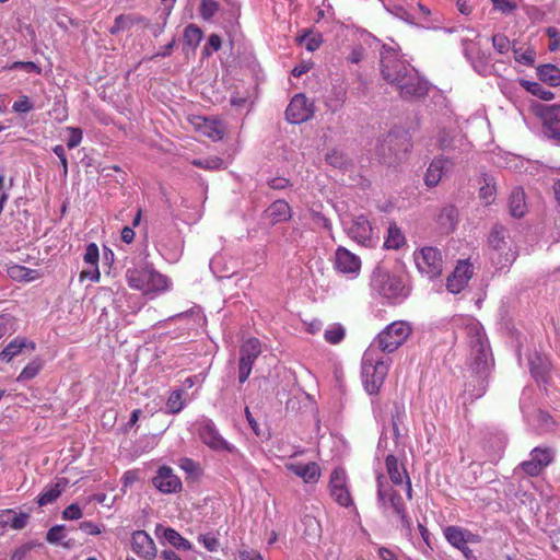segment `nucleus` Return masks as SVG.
Here are the masks:
<instances>
[{"label":"nucleus","instance_id":"f257e3e1","mask_svg":"<svg viewBox=\"0 0 560 560\" xmlns=\"http://www.w3.org/2000/svg\"><path fill=\"white\" fill-rule=\"evenodd\" d=\"M381 72L384 80L394 86L402 98H421L429 91L428 81L421 78L411 65L401 60L394 49L386 46H383L381 52Z\"/></svg>","mask_w":560,"mask_h":560},{"label":"nucleus","instance_id":"f03ea898","mask_svg":"<svg viewBox=\"0 0 560 560\" xmlns=\"http://www.w3.org/2000/svg\"><path fill=\"white\" fill-rule=\"evenodd\" d=\"M464 330L468 338L470 354L469 364L476 373H485L492 363V355L481 324L472 318L464 319Z\"/></svg>","mask_w":560,"mask_h":560},{"label":"nucleus","instance_id":"7ed1b4c3","mask_svg":"<svg viewBox=\"0 0 560 560\" xmlns=\"http://www.w3.org/2000/svg\"><path fill=\"white\" fill-rule=\"evenodd\" d=\"M126 280L131 289L142 292L150 299L172 289L171 279L149 266L129 268L126 271Z\"/></svg>","mask_w":560,"mask_h":560},{"label":"nucleus","instance_id":"20e7f679","mask_svg":"<svg viewBox=\"0 0 560 560\" xmlns=\"http://www.w3.org/2000/svg\"><path fill=\"white\" fill-rule=\"evenodd\" d=\"M390 360L377 351L375 346H370L362 358V381L365 390L376 394L388 373Z\"/></svg>","mask_w":560,"mask_h":560},{"label":"nucleus","instance_id":"39448f33","mask_svg":"<svg viewBox=\"0 0 560 560\" xmlns=\"http://www.w3.org/2000/svg\"><path fill=\"white\" fill-rule=\"evenodd\" d=\"M371 288L387 301H400L409 294V289L401 277L381 267L375 268L372 273Z\"/></svg>","mask_w":560,"mask_h":560},{"label":"nucleus","instance_id":"423d86ee","mask_svg":"<svg viewBox=\"0 0 560 560\" xmlns=\"http://www.w3.org/2000/svg\"><path fill=\"white\" fill-rule=\"evenodd\" d=\"M410 332L411 326L407 322H393L377 335L370 346H375L378 352L392 353L407 340Z\"/></svg>","mask_w":560,"mask_h":560},{"label":"nucleus","instance_id":"0eeeda50","mask_svg":"<svg viewBox=\"0 0 560 560\" xmlns=\"http://www.w3.org/2000/svg\"><path fill=\"white\" fill-rule=\"evenodd\" d=\"M415 262L420 273L434 279L443 272L445 256L439 247H420L415 252Z\"/></svg>","mask_w":560,"mask_h":560},{"label":"nucleus","instance_id":"6e6552de","mask_svg":"<svg viewBox=\"0 0 560 560\" xmlns=\"http://www.w3.org/2000/svg\"><path fill=\"white\" fill-rule=\"evenodd\" d=\"M377 500L385 511L392 509L400 517L402 525L410 530L411 522L406 514L402 498L384 482L382 476L377 477Z\"/></svg>","mask_w":560,"mask_h":560},{"label":"nucleus","instance_id":"1a4fd4ad","mask_svg":"<svg viewBox=\"0 0 560 560\" xmlns=\"http://www.w3.org/2000/svg\"><path fill=\"white\" fill-rule=\"evenodd\" d=\"M535 112L541 120L546 138L560 145V104H539Z\"/></svg>","mask_w":560,"mask_h":560},{"label":"nucleus","instance_id":"9d476101","mask_svg":"<svg viewBox=\"0 0 560 560\" xmlns=\"http://www.w3.org/2000/svg\"><path fill=\"white\" fill-rule=\"evenodd\" d=\"M198 435L203 444L215 452L234 454L237 448L229 443L219 432L211 419H202L198 423Z\"/></svg>","mask_w":560,"mask_h":560},{"label":"nucleus","instance_id":"9b49d317","mask_svg":"<svg viewBox=\"0 0 560 560\" xmlns=\"http://www.w3.org/2000/svg\"><path fill=\"white\" fill-rule=\"evenodd\" d=\"M224 23L233 25L240 16V5L235 1H228V8L220 7L218 0H200L199 14L206 22H211L219 14Z\"/></svg>","mask_w":560,"mask_h":560},{"label":"nucleus","instance_id":"f8f14e48","mask_svg":"<svg viewBox=\"0 0 560 560\" xmlns=\"http://www.w3.org/2000/svg\"><path fill=\"white\" fill-rule=\"evenodd\" d=\"M412 148L409 132L401 128H395L388 132L382 144V154L385 155L387 149L394 155L395 161L404 160Z\"/></svg>","mask_w":560,"mask_h":560},{"label":"nucleus","instance_id":"ddd939ff","mask_svg":"<svg viewBox=\"0 0 560 560\" xmlns=\"http://www.w3.org/2000/svg\"><path fill=\"white\" fill-rule=\"evenodd\" d=\"M361 257L347 247H337L334 255V269L349 280L358 278L361 271Z\"/></svg>","mask_w":560,"mask_h":560},{"label":"nucleus","instance_id":"4468645a","mask_svg":"<svg viewBox=\"0 0 560 560\" xmlns=\"http://www.w3.org/2000/svg\"><path fill=\"white\" fill-rule=\"evenodd\" d=\"M339 212L340 221L345 226L350 238L360 245H363L371 236L372 226L370 221L364 215L350 218L347 213H341L339 206H336Z\"/></svg>","mask_w":560,"mask_h":560},{"label":"nucleus","instance_id":"2eb2a0df","mask_svg":"<svg viewBox=\"0 0 560 560\" xmlns=\"http://www.w3.org/2000/svg\"><path fill=\"white\" fill-rule=\"evenodd\" d=\"M330 494L334 500L341 506L348 508L353 504L349 488L346 471L341 468H336L329 480Z\"/></svg>","mask_w":560,"mask_h":560},{"label":"nucleus","instance_id":"dca6fc26","mask_svg":"<svg viewBox=\"0 0 560 560\" xmlns=\"http://www.w3.org/2000/svg\"><path fill=\"white\" fill-rule=\"evenodd\" d=\"M314 114L313 103L304 95H295L287 107L285 116L291 124H302Z\"/></svg>","mask_w":560,"mask_h":560},{"label":"nucleus","instance_id":"f3484780","mask_svg":"<svg viewBox=\"0 0 560 560\" xmlns=\"http://www.w3.org/2000/svg\"><path fill=\"white\" fill-rule=\"evenodd\" d=\"M553 459V453L548 447H535L530 452V459L523 462L520 468L527 475L538 476Z\"/></svg>","mask_w":560,"mask_h":560},{"label":"nucleus","instance_id":"a211bd4d","mask_svg":"<svg viewBox=\"0 0 560 560\" xmlns=\"http://www.w3.org/2000/svg\"><path fill=\"white\" fill-rule=\"evenodd\" d=\"M438 145L442 151L453 152V153H465L469 150L470 144L457 130H441L438 135Z\"/></svg>","mask_w":560,"mask_h":560},{"label":"nucleus","instance_id":"6ab92c4d","mask_svg":"<svg viewBox=\"0 0 560 560\" xmlns=\"http://www.w3.org/2000/svg\"><path fill=\"white\" fill-rule=\"evenodd\" d=\"M472 265L468 260H459L453 272L447 277V291L453 294L462 292L464 288L468 284V281L472 277Z\"/></svg>","mask_w":560,"mask_h":560},{"label":"nucleus","instance_id":"aec40b11","mask_svg":"<svg viewBox=\"0 0 560 560\" xmlns=\"http://www.w3.org/2000/svg\"><path fill=\"white\" fill-rule=\"evenodd\" d=\"M454 162L452 159L445 156H438L429 164L424 183L428 187H435L453 168Z\"/></svg>","mask_w":560,"mask_h":560},{"label":"nucleus","instance_id":"412c9836","mask_svg":"<svg viewBox=\"0 0 560 560\" xmlns=\"http://www.w3.org/2000/svg\"><path fill=\"white\" fill-rule=\"evenodd\" d=\"M152 482L154 487L163 493H174L182 489L180 479L174 474L173 469L167 466L159 468Z\"/></svg>","mask_w":560,"mask_h":560},{"label":"nucleus","instance_id":"4be33fe9","mask_svg":"<svg viewBox=\"0 0 560 560\" xmlns=\"http://www.w3.org/2000/svg\"><path fill=\"white\" fill-rule=\"evenodd\" d=\"M131 548L137 556L144 560H152L156 556L155 544L144 530H137L132 534Z\"/></svg>","mask_w":560,"mask_h":560},{"label":"nucleus","instance_id":"5701e85b","mask_svg":"<svg viewBox=\"0 0 560 560\" xmlns=\"http://www.w3.org/2000/svg\"><path fill=\"white\" fill-rule=\"evenodd\" d=\"M386 469L393 483L402 485L404 480H406L407 495L409 499H411L412 489L410 479L406 469L398 464V460L394 455L386 456Z\"/></svg>","mask_w":560,"mask_h":560},{"label":"nucleus","instance_id":"b1692460","mask_svg":"<svg viewBox=\"0 0 560 560\" xmlns=\"http://www.w3.org/2000/svg\"><path fill=\"white\" fill-rule=\"evenodd\" d=\"M285 468L302 478L304 482H316L320 477L319 466L314 463L301 464V463H288Z\"/></svg>","mask_w":560,"mask_h":560},{"label":"nucleus","instance_id":"393cba45","mask_svg":"<svg viewBox=\"0 0 560 560\" xmlns=\"http://www.w3.org/2000/svg\"><path fill=\"white\" fill-rule=\"evenodd\" d=\"M264 218L271 224L284 222L291 218V208L287 201L276 200L265 210Z\"/></svg>","mask_w":560,"mask_h":560},{"label":"nucleus","instance_id":"a878e982","mask_svg":"<svg viewBox=\"0 0 560 560\" xmlns=\"http://www.w3.org/2000/svg\"><path fill=\"white\" fill-rule=\"evenodd\" d=\"M444 536L452 546L466 553V551L469 550L467 547V542L474 535L460 527L448 526L444 529Z\"/></svg>","mask_w":560,"mask_h":560},{"label":"nucleus","instance_id":"bb28decb","mask_svg":"<svg viewBox=\"0 0 560 560\" xmlns=\"http://www.w3.org/2000/svg\"><path fill=\"white\" fill-rule=\"evenodd\" d=\"M198 128L202 135L213 141L221 140L224 136L225 128L220 120L205 118Z\"/></svg>","mask_w":560,"mask_h":560},{"label":"nucleus","instance_id":"cd10ccee","mask_svg":"<svg viewBox=\"0 0 560 560\" xmlns=\"http://www.w3.org/2000/svg\"><path fill=\"white\" fill-rule=\"evenodd\" d=\"M510 212L514 218H522L526 212L524 190L516 187L512 190L509 199Z\"/></svg>","mask_w":560,"mask_h":560},{"label":"nucleus","instance_id":"c85d7f7f","mask_svg":"<svg viewBox=\"0 0 560 560\" xmlns=\"http://www.w3.org/2000/svg\"><path fill=\"white\" fill-rule=\"evenodd\" d=\"M261 353L260 341L257 338H249L246 340L240 349V359L247 361L252 364Z\"/></svg>","mask_w":560,"mask_h":560},{"label":"nucleus","instance_id":"c756f323","mask_svg":"<svg viewBox=\"0 0 560 560\" xmlns=\"http://www.w3.org/2000/svg\"><path fill=\"white\" fill-rule=\"evenodd\" d=\"M539 80L550 86L560 85V69L551 63L541 65L537 68Z\"/></svg>","mask_w":560,"mask_h":560},{"label":"nucleus","instance_id":"7c9ffc66","mask_svg":"<svg viewBox=\"0 0 560 560\" xmlns=\"http://www.w3.org/2000/svg\"><path fill=\"white\" fill-rule=\"evenodd\" d=\"M472 69L482 77H488L492 73V65L490 63L489 56L482 50H476V55L468 61Z\"/></svg>","mask_w":560,"mask_h":560},{"label":"nucleus","instance_id":"2f4dec72","mask_svg":"<svg viewBox=\"0 0 560 560\" xmlns=\"http://www.w3.org/2000/svg\"><path fill=\"white\" fill-rule=\"evenodd\" d=\"M521 85L534 96L542 101H551L555 98V93L545 89L539 82L521 80Z\"/></svg>","mask_w":560,"mask_h":560},{"label":"nucleus","instance_id":"473e14b6","mask_svg":"<svg viewBox=\"0 0 560 560\" xmlns=\"http://www.w3.org/2000/svg\"><path fill=\"white\" fill-rule=\"evenodd\" d=\"M164 539L173 547L182 550H190L191 544L174 528L167 527L163 530Z\"/></svg>","mask_w":560,"mask_h":560},{"label":"nucleus","instance_id":"72a5a7b5","mask_svg":"<svg viewBox=\"0 0 560 560\" xmlns=\"http://www.w3.org/2000/svg\"><path fill=\"white\" fill-rule=\"evenodd\" d=\"M203 33L196 24H188L183 34V40L186 46L196 49L202 40Z\"/></svg>","mask_w":560,"mask_h":560},{"label":"nucleus","instance_id":"f704fd0d","mask_svg":"<svg viewBox=\"0 0 560 560\" xmlns=\"http://www.w3.org/2000/svg\"><path fill=\"white\" fill-rule=\"evenodd\" d=\"M497 194L495 183L493 177L489 175L483 176V185L479 189V197L486 203L490 205L494 201Z\"/></svg>","mask_w":560,"mask_h":560},{"label":"nucleus","instance_id":"c9c22d12","mask_svg":"<svg viewBox=\"0 0 560 560\" xmlns=\"http://www.w3.org/2000/svg\"><path fill=\"white\" fill-rule=\"evenodd\" d=\"M345 336L346 328L339 323L329 325L324 331V338L330 345L340 343L345 339Z\"/></svg>","mask_w":560,"mask_h":560},{"label":"nucleus","instance_id":"e433bc0d","mask_svg":"<svg viewBox=\"0 0 560 560\" xmlns=\"http://www.w3.org/2000/svg\"><path fill=\"white\" fill-rule=\"evenodd\" d=\"M192 165L203 168V170H221L225 168L226 165L224 161L221 158L218 156H210V158H203V159H195L191 162Z\"/></svg>","mask_w":560,"mask_h":560},{"label":"nucleus","instance_id":"4c0bfd02","mask_svg":"<svg viewBox=\"0 0 560 560\" xmlns=\"http://www.w3.org/2000/svg\"><path fill=\"white\" fill-rule=\"evenodd\" d=\"M406 238L401 232V230L397 226L395 222L389 223L387 229V237L383 245H406Z\"/></svg>","mask_w":560,"mask_h":560},{"label":"nucleus","instance_id":"58836bf2","mask_svg":"<svg viewBox=\"0 0 560 560\" xmlns=\"http://www.w3.org/2000/svg\"><path fill=\"white\" fill-rule=\"evenodd\" d=\"M61 492L62 488L60 487V483L57 482L56 485L48 487L43 493L39 494L37 503L40 506L50 504L59 498Z\"/></svg>","mask_w":560,"mask_h":560},{"label":"nucleus","instance_id":"ea45409f","mask_svg":"<svg viewBox=\"0 0 560 560\" xmlns=\"http://www.w3.org/2000/svg\"><path fill=\"white\" fill-rule=\"evenodd\" d=\"M9 275L11 276V278H13L15 280H22V281H32L38 277V273L36 270L21 267V266L10 267Z\"/></svg>","mask_w":560,"mask_h":560},{"label":"nucleus","instance_id":"a19ab883","mask_svg":"<svg viewBox=\"0 0 560 560\" xmlns=\"http://www.w3.org/2000/svg\"><path fill=\"white\" fill-rule=\"evenodd\" d=\"M185 401L183 400V390H173L167 398L166 408L168 413H178L183 410Z\"/></svg>","mask_w":560,"mask_h":560},{"label":"nucleus","instance_id":"79ce46f5","mask_svg":"<svg viewBox=\"0 0 560 560\" xmlns=\"http://www.w3.org/2000/svg\"><path fill=\"white\" fill-rule=\"evenodd\" d=\"M25 347L24 340L15 339L11 341L1 352H0V360L2 361H10L14 357H16L22 349Z\"/></svg>","mask_w":560,"mask_h":560},{"label":"nucleus","instance_id":"37998d69","mask_svg":"<svg viewBox=\"0 0 560 560\" xmlns=\"http://www.w3.org/2000/svg\"><path fill=\"white\" fill-rule=\"evenodd\" d=\"M326 162L336 168H343L348 165V158L342 151L332 149L326 154Z\"/></svg>","mask_w":560,"mask_h":560},{"label":"nucleus","instance_id":"c03bdc74","mask_svg":"<svg viewBox=\"0 0 560 560\" xmlns=\"http://www.w3.org/2000/svg\"><path fill=\"white\" fill-rule=\"evenodd\" d=\"M42 363L38 360L31 361L18 376L19 382L34 378L40 371Z\"/></svg>","mask_w":560,"mask_h":560},{"label":"nucleus","instance_id":"a18cd8bd","mask_svg":"<svg viewBox=\"0 0 560 560\" xmlns=\"http://www.w3.org/2000/svg\"><path fill=\"white\" fill-rule=\"evenodd\" d=\"M455 218L456 210L451 208H445L439 215V222L445 226V231L448 232L455 228Z\"/></svg>","mask_w":560,"mask_h":560},{"label":"nucleus","instance_id":"49530a36","mask_svg":"<svg viewBox=\"0 0 560 560\" xmlns=\"http://www.w3.org/2000/svg\"><path fill=\"white\" fill-rule=\"evenodd\" d=\"M66 131L69 133V138L67 139L68 149H74L80 145L83 139L82 129L78 127H66Z\"/></svg>","mask_w":560,"mask_h":560},{"label":"nucleus","instance_id":"de8ad7c7","mask_svg":"<svg viewBox=\"0 0 560 560\" xmlns=\"http://www.w3.org/2000/svg\"><path fill=\"white\" fill-rule=\"evenodd\" d=\"M300 43H305V48L308 51H315L323 43L320 34H304L300 37Z\"/></svg>","mask_w":560,"mask_h":560},{"label":"nucleus","instance_id":"09e8293b","mask_svg":"<svg viewBox=\"0 0 560 560\" xmlns=\"http://www.w3.org/2000/svg\"><path fill=\"white\" fill-rule=\"evenodd\" d=\"M33 108L34 105L26 95H21L12 105V110L18 114H26Z\"/></svg>","mask_w":560,"mask_h":560},{"label":"nucleus","instance_id":"8fccbe9b","mask_svg":"<svg viewBox=\"0 0 560 560\" xmlns=\"http://www.w3.org/2000/svg\"><path fill=\"white\" fill-rule=\"evenodd\" d=\"M222 46L221 37L217 34H211L208 37V42L203 47L202 55L203 57L211 56L214 51H218Z\"/></svg>","mask_w":560,"mask_h":560},{"label":"nucleus","instance_id":"3c124183","mask_svg":"<svg viewBox=\"0 0 560 560\" xmlns=\"http://www.w3.org/2000/svg\"><path fill=\"white\" fill-rule=\"evenodd\" d=\"M15 330L14 318L10 315L0 316V339L4 336L11 335Z\"/></svg>","mask_w":560,"mask_h":560},{"label":"nucleus","instance_id":"603ef678","mask_svg":"<svg viewBox=\"0 0 560 560\" xmlns=\"http://www.w3.org/2000/svg\"><path fill=\"white\" fill-rule=\"evenodd\" d=\"M131 25V18L120 14L115 19L114 24L109 28V33L116 35Z\"/></svg>","mask_w":560,"mask_h":560},{"label":"nucleus","instance_id":"864d4df0","mask_svg":"<svg viewBox=\"0 0 560 560\" xmlns=\"http://www.w3.org/2000/svg\"><path fill=\"white\" fill-rule=\"evenodd\" d=\"M10 527L13 529H22L26 526L28 521V514L26 513H15L13 510H11L10 513Z\"/></svg>","mask_w":560,"mask_h":560},{"label":"nucleus","instance_id":"5fc2aeb1","mask_svg":"<svg viewBox=\"0 0 560 560\" xmlns=\"http://www.w3.org/2000/svg\"><path fill=\"white\" fill-rule=\"evenodd\" d=\"M514 59L525 66H532L535 61V52L533 50L522 51L518 48H513Z\"/></svg>","mask_w":560,"mask_h":560},{"label":"nucleus","instance_id":"6e6d98bb","mask_svg":"<svg viewBox=\"0 0 560 560\" xmlns=\"http://www.w3.org/2000/svg\"><path fill=\"white\" fill-rule=\"evenodd\" d=\"M10 70H24L25 72H28V73H36V74H40L42 73V69L39 66H37L35 62L33 61H15L13 62L10 67H9Z\"/></svg>","mask_w":560,"mask_h":560},{"label":"nucleus","instance_id":"4d7b16f0","mask_svg":"<svg viewBox=\"0 0 560 560\" xmlns=\"http://www.w3.org/2000/svg\"><path fill=\"white\" fill-rule=\"evenodd\" d=\"M492 45L499 54H506L510 49V39L503 34H495L492 36Z\"/></svg>","mask_w":560,"mask_h":560},{"label":"nucleus","instance_id":"13d9d810","mask_svg":"<svg viewBox=\"0 0 560 560\" xmlns=\"http://www.w3.org/2000/svg\"><path fill=\"white\" fill-rule=\"evenodd\" d=\"M506 230L501 225H495L489 234V245H500L505 243Z\"/></svg>","mask_w":560,"mask_h":560},{"label":"nucleus","instance_id":"bf43d9fd","mask_svg":"<svg viewBox=\"0 0 560 560\" xmlns=\"http://www.w3.org/2000/svg\"><path fill=\"white\" fill-rule=\"evenodd\" d=\"M463 54L467 61H469L475 55L476 50H481L477 43L469 38L462 39Z\"/></svg>","mask_w":560,"mask_h":560},{"label":"nucleus","instance_id":"052dcab7","mask_svg":"<svg viewBox=\"0 0 560 560\" xmlns=\"http://www.w3.org/2000/svg\"><path fill=\"white\" fill-rule=\"evenodd\" d=\"M63 537V526L56 525L48 530L46 539L50 544H58L62 540Z\"/></svg>","mask_w":560,"mask_h":560},{"label":"nucleus","instance_id":"680f3d73","mask_svg":"<svg viewBox=\"0 0 560 560\" xmlns=\"http://www.w3.org/2000/svg\"><path fill=\"white\" fill-rule=\"evenodd\" d=\"M198 540L203 545L208 551H217L219 548V540L213 535H200Z\"/></svg>","mask_w":560,"mask_h":560},{"label":"nucleus","instance_id":"e2e57ef3","mask_svg":"<svg viewBox=\"0 0 560 560\" xmlns=\"http://www.w3.org/2000/svg\"><path fill=\"white\" fill-rule=\"evenodd\" d=\"M82 515L83 513L81 508L75 503L70 504L62 512V516L66 520H79L82 517Z\"/></svg>","mask_w":560,"mask_h":560},{"label":"nucleus","instance_id":"0e129e2a","mask_svg":"<svg viewBox=\"0 0 560 560\" xmlns=\"http://www.w3.org/2000/svg\"><path fill=\"white\" fill-rule=\"evenodd\" d=\"M252 369H253V364L247 362V361H242V359H240V363H238V382L241 384L245 383L247 381V378L249 377L250 375V372H252Z\"/></svg>","mask_w":560,"mask_h":560},{"label":"nucleus","instance_id":"69168bd1","mask_svg":"<svg viewBox=\"0 0 560 560\" xmlns=\"http://www.w3.org/2000/svg\"><path fill=\"white\" fill-rule=\"evenodd\" d=\"M100 258L98 247H86V253L84 255V261L89 264L91 267H98L97 261Z\"/></svg>","mask_w":560,"mask_h":560},{"label":"nucleus","instance_id":"338daca9","mask_svg":"<svg viewBox=\"0 0 560 560\" xmlns=\"http://www.w3.org/2000/svg\"><path fill=\"white\" fill-rule=\"evenodd\" d=\"M268 185L272 189H285L290 185V180L284 177H273L268 182Z\"/></svg>","mask_w":560,"mask_h":560},{"label":"nucleus","instance_id":"774afa93","mask_svg":"<svg viewBox=\"0 0 560 560\" xmlns=\"http://www.w3.org/2000/svg\"><path fill=\"white\" fill-rule=\"evenodd\" d=\"M241 560H264L261 555L256 550L244 549L240 551Z\"/></svg>","mask_w":560,"mask_h":560}]
</instances>
